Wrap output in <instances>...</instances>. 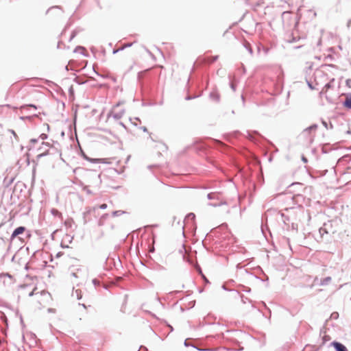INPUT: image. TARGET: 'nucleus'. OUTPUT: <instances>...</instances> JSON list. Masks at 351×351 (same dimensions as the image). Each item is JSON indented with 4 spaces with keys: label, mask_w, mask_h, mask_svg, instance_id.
Listing matches in <instances>:
<instances>
[{
    "label": "nucleus",
    "mask_w": 351,
    "mask_h": 351,
    "mask_svg": "<svg viewBox=\"0 0 351 351\" xmlns=\"http://www.w3.org/2000/svg\"><path fill=\"white\" fill-rule=\"evenodd\" d=\"M343 106H344V107H346L347 108L351 109V95L348 96L346 98V100L343 102Z\"/></svg>",
    "instance_id": "4"
},
{
    "label": "nucleus",
    "mask_w": 351,
    "mask_h": 351,
    "mask_svg": "<svg viewBox=\"0 0 351 351\" xmlns=\"http://www.w3.org/2000/svg\"><path fill=\"white\" fill-rule=\"evenodd\" d=\"M28 108H33L34 109L37 108L36 106L32 105V104L31 105H25V106H21V109H24V110L27 109Z\"/></svg>",
    "instance_id": "6"
},
{
    "label": "nucleus",
    "mask_w": 351,
    "mask_h": 351,
    "mask_svg": "<svg viewBox=\"0 0 351 351\" xmlns=\"http://www.w3.org/2000/svg\"><path fill=\"white\" fill-rule=\"evenodd\" d=\"M10 132L15 136V138H17V135L14 130H10Z\"/></svg>",
    "instance_id": "10"
},
{
    "label": "nucleus",
    "mask_w": 351,
    "mask_h": 351,
    "mask_svg": "<svg viewBox=\"0 0 351 351\" xmlns=\"http://www.w3.org/2000/svg\"><path fill=\"white\" fill-rule=\"evenodd\" d=\"M330 280H331V278L330 277H328V278L324 279V281L328 282V281H330Z\"/></svg>",
    "instance_id": "12"
},
{
    "label": "nucleus",
    "mask_w": 351,
    "mask_h": 351,
    "mask_svg": "<svg viewBox=\"0 0 351 351\" xmlns=\"http://www.w3.org/2000/svg\"><path fill=\"white\" fill-rule=\"evenodd\" d=\"M3 108V106L0 107V110H2Z\"/></svg>",
    "instance_id": "17"
},
{
    "label": "nucleus",
    "mask_w": 351,
    "mask_h": 351,
    "mask_svg": "<svg viewBox=\"0 0 351 351\" xmlns=\"http://www.w3.org/2000/svg\"><path fill=\"white\" fill-rule=\"evenodd\" d=\"M330 88V84H326L323 87L322 91L320 92V95H323V94L326 93Z\"/></svg>",
    "instance_id": "5"
},
{
    "label": "nucleus",
    "mask_w": 351,
    "mask_h": 351,
    "mask_svg": "<svg viewBox=\"0 0 351 351\" xmlns=\"http://www.w3.org/2000/svg\"><path fill=\"white\" fill-rule=\"evenodd\" d=\"M29 295H34L33 302L35 306L38 308L47 306L52 300L51 294L46 291L37 293L32 291L29 293Z\"/></svg>",
    "instance_id": "1"
},
{
    "label": "nucleus",
    "mask_w": 351,
    "mask_h": 351,
    "mask_svg": "<svg viewBox=\"0 0 351 351\" xmlns=\"http://www.w3.org/2000/svg\"><path fill=\"white\" fill-rule=\"evenodd\" d=\"M132 44H128V45H125L123 47H122V49H123L125 47H129V46H131Z\"/></svg>",
    "instance_id": "13"
},
{
    "label": "nucleus",
    "mask_w": 351,
    "mask_h": 351,
    "mask_svg": "<svg viewBox=\"0 0 351 351\" xmlns=\"http://www.w3.org/2000/svg\"><path fill=\"white\" fill-rule=\"evenodd\" d=\"M346 85L348 87L351 88V79H349L346 81Z\"/></svg>",
    "instance_id": "8"
},
{
    "label": "nucleus",
    "mask_w": 351,
    "mask_h": 351,
    "mask_svg": "<svg viewBox=\"0 0 351 351\" xmlns=\"http://www.w3.org/2000/svg\"><path fill=\"white\" fill-rule=\"evenodd\" d=\"M44 155H45V154H39V155L38 156V158H40V157H42V156H44Z\"/></svg>",
    "instance_id": "14"
},
{
    "label": "nucleus",
    "mask_w": 351,
    "mask_h": 351,
    "mask_svg": "<svg viewBox=\"0 0 351 351\" xmlns=\"http://www.w3.org/2000/svg\"><path fill=\"white\" fill-rule=\"evenodd\" d=\"M25 230V227L20 226L14 230L11 235V240H13L18 235L23 234Z\"/></svg>",
    "instance_id": "2"
},
{
    "label": "nucleus",
    "mask_w": 351,
    "mask_h": 351,
    "mask_svg": "<svg viewBox=\"0 0 351 351\" xmlns=\"http://www.w3.org/2000/svg\"><path fill=\"white\" fill-rule=\"evenodd\" d=\"M63 255V253L62 252H58L57 254H56V257H60L61 256Z\"/></svg>",
    "instance_id": "11"
},
{
    "label": "nucleus",
    "mask_w": 351,
    "mask_h": 351,
    "mask_svg": "<svg viewBox=\"0 0 351 351\" xmlns=\"http://www.w3.org/2000/svg\"><path fill=\"white\" fill-rule=\"evenodd\" d=\"M332 346L335 348L336 351H348L346 346L339 342L334 341L332 343Z\"/></svg>",
    "instance_id": "3"
},
{
    "label": "nucleus",
    "mask_w": 351,
    "mask_h": 351,
    "mask_svg": "<svg viewBox=\"0 0 351 351\" xmlns=\"http://www.w3.org/2000/svg\"><path fill=\"white\" fill-rule=\"evenodd\" d=\"M40 138L43 139V140H45L46 138H47V135L45 134H42L40 135Z\"/></svg>",
    "instance_id": "9"
},
{
    "label": "nucleus",
    "mask_w": 351,
    "mask_h": 351,
    "mask_svg": "<svg viewBox=\"0 0 351 351\" xmlns=\"http://www.w3.org/2000/svg\"><path fill=\"white\" fill-rule=\"evenodd\" d=\"M98 208L100 209H105L107 208V204H101L100 206H99Z\"/></svg>",
    "instance_id": "7"
},
{
    "label": "nucleus",
    "mask_w": 351,
    "mask_h": 351,
    "mask_svg": "<svg viewBox=\"0 0 351 351\" xmlns=\"http://www.w3.org/2000/svg\"><path fill=\"white\" fill-rule=\"evenodd\" d=\"M302 160H303L305 162L307 161V160H306L304 157H303V158H302Z\"/></svg>",
    "instance_id": "15"
},
{
    "label": "nucleus",
    "mask_w": 351,
    "mask_h": 351,
    "mask_svg": "<svg viewBox=\"0 0 351 351\" xmlns=\"http://www.w3.org/2000/svg\"><path fill=\"white\" fill-rule=\"evenodd\" d=\"M308 86H309V87H310L311 89H313V88L311 84H308Z\"/></svg>",
    "instance_id": "16"
}]
</instances>
